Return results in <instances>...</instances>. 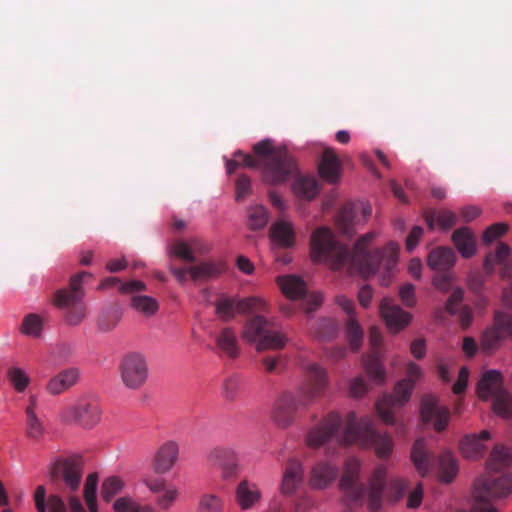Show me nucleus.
Listing matches in <instances>:
<instances>
[{
    "instance_id": "nucleus-1",
    "label": "nucleus",
    "mask_w": 512,
    "mask_h": 512,
    "mask_svg": "<svg viewBox=\"0 0 512 512\" xmlns=\"http://www.w3.org/2000/svg\"><path fill=\"white\" fill-rule=\"evenodd\" d=\"M337 412H330L322 421L311 428L306 436V443L311 448H319L330 442L336 444H358L374 448L378 457L388 458L393 450V440L387 433H380L373 427L369 417L357 419L354 412H349L344 421Z\"/></svg>"
},
{
    "instance_id": "nucleus-2",
    "label": "nucleus",
    "mask_w": 512,
    "mask_h": 512,
    "mask_svg": "<svg viewBox=\"0 0 512 512\" xmlns=\"http://www.w3.org/2000/svg\"><path fill=\"white\" fill-rule=\"evenodd\" d=\"M306 378L295 390L285 392L277 401L273 419L280 427L289 426L297 413L306 410L328 387L327 372L317 363L304 366Z\"/></svg>"
},
{
    "instance_id": "nucleus-3",
    "label": "nucleus",
    "mask_w": 512,
    "mask_h": 512,
    "mask_svg": "<svg viewBox=\"0 0 512 512\" xmlns=\"http://www.w3.org/2000/svg\"><path fill=\"white\" fill-rule=\"evenodd\" d=\"M253 150L256 156L243 154L241 151L234 156L246 167H261L262 178L266 184L279 185L297 174V164L285 147H274L272 141L266 139L256 143Z\"/></svg>"
},
{
    "instance_id": "nucleus-4",
    "label": "nucleus",
    "mask_w": 512,
    "mask_h": 512,
    "mask_svg": "<svg viewBox=\"0 0 512 512\" xmlns=\"http://www.w3.org/2000/svg\"><path fill=\"white\" fill-rule=\"evenodd\" d=\"M319 263L321 260L334 271L346 270L348 275H359L368 278L381 273L380 283L388 286L397 266V258H313Z\"/></svg>"
},
{
    "instance_id": "nucleus-5",
    "label": "nucleus",
    "mask_w": 512,
    "mask_h": 512,
    "mask_svg": "<svg viewBox=\"0 0 512 512\" xmlns=\"http://www.w3.org/2000/svg\"><path fill=\"white\" fill-rule=\"evenodd\" d=\"M92 279V274L86 271L78 272L71 276L69 287L55 291L52 303L59 309L67 310L66 322L69 325H79L86 316V305L83 302V284Z\"/></svg>"
},
{
    "instance_id": "nucleus-6",
    "label": "nucleus",
    "mask_w": 512,
    "mask_h": 512,
    "mask_svg": "<svg viewBox=\"0 0 512 512\" xmlns=\"http://www.w3.org/2000/svg\"><path fill=\"white\" fill-rule=\"evenodd\" d=\"M376 238L375 232H368L357 239L352 256H371L369 248ZM310 246L314 256H350L347 248L335 237L329 227H318L310 238Z\"/></svg>"
},
{
    "instance_id": "nucleus-7",
    "label": "nucleus",
    "mask_w": 512,
    "mask_h": 512,
    "mask_svg": "<svg viewBox=\"0 0 512 512\" xmlns=\"http://www.w3.org/2000/svg\"><path fill=\"white\" fill-rule=\"evenodd\" d=\"M421 376V368L414 362H409L407 365V378L396 384L393 394H384L376 402V410L386 424L393 425L395 423L394 412L409 401L414 383Z\"/></svg>"
},
{
    "instance_id": "nucleus-8",
    "label": "nucleus",
    "mask_w": 512,
    "mask_h": 512,
    "mask_svg": "<svg viewBox=\"0 0 512 512\" xmlns=\"http://www.w3.org/2000/svg\"><path fill=\"white\" fill-rule=\"evenodd\" d=\"M242 338L254 343L258 351L282 349L287 343V337L276 331L273 322L262 315H254L246 321Z\"/></svg>"
},
{
    "instance_id": "nucleus-9",
    "label": "nucleus",
    "mask_w": 512,
    "mask_h": 512,
    "mask_svg": "<svg viewBox=\"0 0 512 512\" xmlns=\"http://www.w3.org/2000/svg\"><path fill=\"white\" fill-rule=\"evenodd\" d=\"M477 394L482 400L492 399V409L498 416L509 418L512 415V395L504 389L500 372L484 373L477 384Z\"/></svg>"
},
{
    "instance_id": "nucleus-10",
    "label": "nucleus",
    "mask_w": 512,
    "mask_h": 512,
    "mask_svg": "<svg viewBox=\"0 0 512 512\" xmlns=\"http://www.w3.org/2000/svg\"><path fill=\"white\" fill-rule=\"evenodd\" d=\"M406 488L407 483L403 479L394 477L387 480L386 468L384 466L376 467L369 479V508L376 511L381 507L384 490H386L387 496L390 500L398 501L402 497Z\"/></svg>"
},
{
    "instance_id": "nucleus-11",
    "label": "nucleus",
    "mask_w": 512,
    "mask_h": 512,
    "mask_svg": "<svg viewBox=\"0 0 512 512\" xmlns=\"http://www.w3.org/2000/svg\"><path fill=\"white\" fill-rule=\"evenodd\" d=\"M123 385L130 390H140L147 382L149 369L146 357L139 352H130L119 363Z\"/></svg>"
},
{
    "instance_id": "nucleus-12",
    "label": "nucleus",
    "mask_w": 512,
    "mask_h": 512,
    "mask_svg": "<svg viewBox=\"0 0 512 512\" xmlns=\"http://www.w3.org/2000/svg\"><path fill=\"white\" fill-rule=\"evenodd\" d=\"M53 482L63 481L66 489L73 493L80 487L83 475V460L79 455L56 459L50 466Z\"/></svg>"
},
{
    "instance_id": "nucleus-13",
    "label": "nucleus",
    "mask_w": 512,
    "mask_h": 512,
    "mask_svg": "<svg viewBox=\"0 0 512 512\" xmlns=\"http://www.w3.org/2000/svg\"><path fill=\"white\" fill-rule=\"evenodd\" d=\"M277 283L282 293L290 300L294 301L303 298V309L310 313L316 310L322 304L321 293L314 292L307 294L306 283L296 275H285L277 278Z\"/></svg>"
},
{
    "instance_id": "nucleus-14",
    "label": "nucleus",
    "mask_w": 512,
    "mask_h": 512,
    "mask_svg": "<svg viewBox=\"0 0 512 512\" xmlns=\"http://www.w3.org/2000/svg\"><path fill=\"white\" fill-rule=\"evenodd\" d=\"M101 418L99 404L89 398H80L75 404L64 408L61 419L66 423H76L84 428L94 427Z\"/></svg>"
},
{
    "instance_id": "nucleus-15",
    "label": "nucleus",
    "mask_w": 512,
    "mask_h": 512,
    "mask_svg": "<svg viewBox=\"0 0 512 512\" xmlns=\"http://www.w3.org/2000/svg\"><path fill=\"white\" fill-rule=\"evenodd\" d=\"M359 471L360 462L356 458L347 459L339 486L349 506L360 504L366 492L364 485L359 482Z\"/></svg>"
},
{
    "instance_id": "nucleus-16",
    "label": "nucleus",
    "mask_w": 512,
    "mask_h": 512,
    "mask_svg": "<svg viewBox=\"0 0 512 512\" xmlns=\"http://www.w3.org/2000/svg\"><path fill=\"white\" fill-rule=\"evenodd\" d=\"M143 484L154 495L156 507L162 511L170 510L180 494L175 485L160 476L145 477Z\"/></svg>"
},
{
    "instance_id": "nucleus-17",
    "label": "nucleus",
    "mask_w": 512,
    "mask_h": 512,
    "mask_svg": "<svg viewBox=\"0 0 512 512\" xmlns=\"http://www.w3.org/2000/svg\"><path fill=\"white\" fill-rule=\"evenodd\" d=\"M206 460L210 466L221 470V476L224 480L233 479L238 475V455L232 447L215 446L207 452Z\"/></svg>"
},
{
    "instance_id": "nucleus-18",
    "label": "nucleus",
    "mask_w": 512,
    "mask_h": 512,
    "mask_svg": "<svg viewBox=\"0 0 512 512\" xmlns=\"http://www.w3.org/2000/svg\"><path fill=\"white\" fill-rule=\"evenodd\" d=\"M369 340L375 351L369 355L364 356L362 363L370 379L377 384H382L385 381L386 373L380 361L379 354L376 351L382 341L381 332L377 327L373 326L370 328Z\"/></svg>"
},
{
    "instance_id": "nucleus-19",
    "label": "nucleus",
    "mask_w": 512,
    "mask_h": 512,
    "mask_svg": "<svg viewBox=\"0 0 512 512\" xmlns=\"http://www.w3.org/2000/svg\"><path fill=\"white\" fill-rule=\"evenodd\" d=\"M185 261L181 267H171L173 275L178 281L184 282L187 279L192 280H204L208 277L216 275L218 269L210 263L203 262L196 264L194 263L195 258H183Z\"/></svg>"
},
{
    "instance_id": "nucleus-20",
    "label": "nucleus",
    "mask_w": 512,
    "mask_h": 512,
    "mask_svg": "<svg viewBox=\"0 0 512 512\" xmlns=\"http://www.w3.org/2000/svg\"><path fill=\"white\" fill-rule=\"evenodd\" d=\"M421 419L424 423L433 421L434 429L438 432L443 431L448 425L450 412L446 407L438 403L434 396H425L421 402Z\"/></svg>"
},
{
    "instance_id": "nucleus-21",
    "label": "nucleus",
    "mask_w": 512,
    "mask_h": 512,
    "mask_svg": "<svg viewBox=\"0 0 512 512\" xmlns=\"http://www.w3.org/2000/svg\"><path fill=\"white\" fill-rule=\"evenodd\" d=\"M380 315L391 332H398L411 321V314L396 305L391 298H384L380 303Z\"/></svg>"
},
{
    "instance_id": "nucleus-22",
    "label": "nucleus",
    "mask_w": 512,
    "mask_h": 512,
    "mask_svg": "<svg viewBox=\"0 0 512 512\" xmlns=\"http://www.w3.org/2000/svg\"><path fill=\"white\" fill-rule=\"evenodd\" d=\"M455 260L456 258H427L428 267L435 272L433 284L443 292H447L452 286Z\"/></svg>"
},
{
    "instance_id": "nucleus-23",
    "label": "nucleus",
    "mask_w": 512,
    "mask_h": 512,
    "mask_svg": "<svg viewBox=\"0 0 512 512\" xmlns=\"http://www.w3.org/2000/svg\"><path fill=\"white\" fill-rule=\"evenodd\" d=\"M179 458V444L174 440L164 442L153 458V468L157 474L168 473Z\"/></svg>"
},
{
    "instance_id": "nucleus-24",
    "label": "nucleus",
    "mask_w": 512,
    "mask_h": 512,
    "mask_svg": "<svg viewBox=\"0 0 512 512\" xmlns=\"http://www.w3.org/2000/svg\"><path fill=\"white\" fill-rule=\"evenodd\" d=\"M339 468L329 461H319L311 469L309 484L313 489H325L338 477Z\"/></svg>"
},
{
    "instance_id": "nucleus-25",
    "label": "nucleus",
    "mask_w": 512,
    "mask_h": 512,
    "mask_svg": "<svg viewBox=\"0 0 512 512\" xmlns=\"http://www.w3.org/2000/svg\"><path fill=\"white\" fill-rule=\"evenodd\" d=\"M318 172L320 177L330 184H335L340 180L342 164L334 149H324L318 165Z\"/></svg>"
},
{
    "instance_id": "nucleus-26",
    "label": "nucleus",
    "mask_w": 512,
    "mask_h": 512,
    "mask_svg": "<svg viewBox=\"0 0 512 512\" xmlns=\"http://www.w3.org/2000/svg\"><path fill=\"white\" fill-rule=\"evenodd\" d=\"M212 251V244L200 237L176 241L170 248L169 256L204 255Z\"/></svg>"
},
{
    "instance_id": "nucleus-27",
    "label": "nucleus",
    "mask_w": 512,
    "mask_h": 512,
    "mask_svg": "<svg viewBox=\"0 0 512 512\" xmlns=\"http://www.w3.org/2000/svg\"><path fill=\"white\" fill-rule=\"evenodd\" d=\"M303 481V467L300 461L290 459L283 472L281 492L286 496L293 495Z\"/></svg>"
},
{
    "instance_id": "nucleus-28",
    "label": "nucleus",
    "mask_w": 512,
    "mask_h": 512,
    "mask_svg": "<svg viewBox=\"0 0 512 512\" xmlns=\"http://www.w3.org/2000/svg\"><path fill=\"white\" fill-rule=\"evenodd\" d=\"M80 377V371L76 367H70L62 370L52 377L46 386V390L51 395H59L72 386H74Z\"/></svg>"
},
{
    "instance_id": "nucleus-29",
    "label": "nucleus",
    "mask_w": 512,
    "mask_h": 512,
    "mask_svg": "<svg viewBox=\"0 0 512 512\" xmlns=\"http://www.w3.org/2000/svg\"><path fill=\"white\" fill-rule=\"evenodd\" d=\"M509 225L504 222L492 224L487 227L482 234L481 242L485 246H490L497 242L496 252L494 256H509L510 247L506 243L498 242L508 231Z\"/></svg>"
},
{
    "instance_id": "nucleus-30",
    "label": "nucleus",
    "mask_w": 512,
    "mask_h": 512,
    "mask_svg": "<svg viewBox=\"0 0 512 512\" xmlns=\"http://www.w3.org/2000/svg\"><path fill=\"white\" fill-rule=\"evenodd\" d=\"M505 339L504 332L501 326H497V314L494 315L492 326L485 329L480 337V349L483 354L491 355L497 351L503 340Z\"/></svg>"
},
{
    "instance_id": "nucleus-31",
    "label": "nucleus",
    "mask_w": 512,
    "mask_h": 512,
    "mask_svg": "<svg viewBox=\"0 0 512 512\" xmlns=\"http://www.w3.org/2000/svg\"><path fill=\"white\" fill-rule=\"evenodd\" d=\"M235 499L241 509L248 510L259 502L261 491L256 484L242 480L236 488Z\"/></svg>"
},
{
    "instance_id": "nucleus-32",
    "label": "nucleus",
    "mask_w": 512,
    "mask_h": 512,
    "mask_svg": "<svg viewBox=\"0 0 512 512\" xmlns=\"http://www.w3.org/2000/svg\"><path fill=\"white\" fill-rule=\"evenodd\" d=\"M217 348L220 352L230 359H235L239 356L240 347L236 332L230 328H223L215 337Z\"/></svg>"
},
{
    "instance_id": "nucleus-33",
    "label": "nucleus",
    "mask_w": 512,
    "mask_h": 512,
    "mask_svg": "<svg viewBox=\"0 0 512 512\" xmlns=\"http://www.w3.org/2000/svg\"><path fill=\"white\" fill-rule=\"evenodd\" d=\"M270 239L273 245L289 248L295 243V233L289 222L279 220L270 228Z\"/></svg>"
},
{
    "instance_id": "nucleus-34",
    "label": "nucleus",
    "mask_w": 512,
    "mask_h": 512,
    "mask_svg": "<svg viewBox=\"0 0 512 512\" xmlns=\"http://www.w3.org/2000/svg\"><path fill=\"white\" fill-rule=\"evenodd\" d=\"M490 438V433L483 430L479 435H468L460 443V449L464 457L469 459L479 458L485 451L484 440Z\"/></svg>"
},
{
    "instance_id": "nucleus-35",
    "label": "nucleus",
    "mask_w": 512,
    "mask_h": 512,
    "mask_svg": "<svg viewBox=\"0 0 512 512\" xmlns=\"http://www.w3.org/2000/svg\"><path fill=\"white\" fill-rule=\"evenodd\" d=\"M411 459L417 471L425 476L434 462V456L428 452L424 439H417L411 450Z\"/></svg>"
},
{
    "instance_id": "nucleus-36",
    "label": "nucleus",
    "mask_w": 512,
    "mask_h": 512,
    "mask_svg": "<svg viewBox=\"0 0 512 512\" xmlns=\"http://www.w3.org/2000/svg\"><path fill=\"white\" fill-rule=\"evenodd\" d=\"M115 287L121 294H133L138 292H144L147 290V286L143 281L140 280H128L122 281L118 277L105 278L99 285V289H107Z\"/></svg>"
},
{
    "instance_id": "nucleus-37",
    "label": "nucleus",
    "mask_w": 512,
    "mask_h": 512,
    "mask_svg": "<svg viewBox=\"0 0 512 512\" xmlns=\"http://www.w3.org/2000/svg\"><path fill=\"white\" fill-rule=\"evenodd\" d=\"M46 489L44 486H38L35 491L34 500L38 512H66V506L62 498L58 495H51L48 502H45Z\"/></svg>"
},
{
    "instance_id": "nucleus-38",
    "label": "nucleus",
    "mask_w": 512,
    "mask_h": 512,
    "mask_svg": "<svg viewBox=\"0 0 512 512\" xmlns=\"http://www.w3.org/2000/svg\"><path fill=\"white\" fill-rule=\"evenodd\" d=\"M452 240L461 253V256H473L475 254L476 240L470 228L463 227L455 230L452 235Z\"/></svg>"
},
{
    "instance_id": "nucleus-39",
    "label": "nucleus",
    "mask_w": 512,
    "mask_h": 512,
    "mask_svg": "<svg viewBox=\"0 0 512 512\" xmlns=\"http://www.w3.org/2000/svg\"><path fill=\"white\" fill-rule=\"evenodd\" d=\"M292 189L297 197L312 200L319 193V184L314 177L299 176L295 179Z\"/></svg>"
},
{
    "instance_id": "nucleus-40",
    "label": "nucleus",
    "mask_w": 512,
    "mask_h": 512,
    "mask_svg": "<svg viewBox=\"0 0 512 512\" xmlns=\"http://www.w3.org/2000/svg\"><path fill=\"white\" fill-rule=\"evenodd\" d=\"M140 293L130 294V306L145 317L154 316L159 309L158 301L154 297L141 295Z\"/></svg>"
},
{
    "instance_id": "nucleus-41",
    "label": "nucleus",
    "mask_w": 512,
    "mask_h": 512,
    "mask_svg": "<svg viewBox=\"0 0 512 512\" xmlns=\"http://www.w3.org/2000/svg\"><path fill=\"white\" fill-rule=\"evenodd\" d=\"M424 218L429 228L434 227L435 221L443 229H449L456 224V214L448 209L436 211L428 209L424 212Z\"/></svg>"
},
{
    "instance_id": "nucleus-42",
    "label": "nucleus",
    "mask_w": 512,
    "mask_h": 512,
    "mask_svg": "<svg viewBox=\"0 0 512 512\" xmlns=\"http://www.w3.org/2000/svg\"><path fill=\"white\" fill-rule=\"evenodd\" d=\"M336 228L348 237L354 234L355 210L351 203L345 204L338 212L335 219Z\"/></svg>"
},
{
    "instance_id": "nucleus-43",
    "label": "nucleus",
    "mask_w": 512,
    "mask_h": 512,
    "mask_svg": "<svg viewBox=\"0 0 512 512\" xmlns=\"http://www.w3.org/2000/svg\"><path fill=\"white\" fill-rule=\"evenodd\" d=\"M36 404V398L34 396L30 397V405L26 408V433L27 436L33 440H40L44 433L45 428L43 423L37 417L34 412V406Z\"/></svg>"
},
{
    "instance_id": "nucleus-44",
    "label": "nucleus",
    "mask_w": 512,
    "mask_h": 512,
    "mask_svg": "<svg viewBox=\"0 0 512 512\" xmlns=\"http://www.w3.org/2000/svg\"><path fill=\"white\" fill-rule=\"evenodd\" d=\"M122 318V310L117 304H111L104 308L97 321L98 328L107 332L114 329Z\"/></svg>"
},
{
    "instance_id": "nucleus-45",
    "label": "nucleus",
    "mask_w": 512,
    "mask_h": 512,
    "mask_svg": "<svg viewBox=\"0 0 512 512\" xmlns=\"http://www.w3.org/2000/svg\"><path fill=\"white\" fill-rule=\"evenodd\" d=\"M112 508L115 512H159L151 504H142L130 496L117 498Z\"/></svg>"
},
{
    "instance_id": "nucleus-46",
    "label": "nucleus",
    "mask_w": 512,
    "mask_h": 512,
    "mask_svg": "<svg viewBox=\"0 0 512 512\" xmlns=\"http://www.w3.org/2000/svg\"><path fill=\"white\" fill-rule=\"evenodd\" d=\"M512 464V454L501 445H496L487 461V467L491 471H500Z\"/></svg>"
},
{
    "instance_id": "nucleus-47",
    "label": "nucleus",
    "mask_w": 512,
    "mask_h": 512,
    "mask_svg": "<svg viewBox=\"0 0 512 512\" xmlns=\"http://www.w3.org/2000/svg\"><path fill=\"white\" fill-rule=\"evenodd\" d=\"M312 333L321 341L331 340L338 333V324L330 318L320 319L314 324Z\"/></svg>"
},
{
    "instance_id": "nucleus-48",
    "label": "nucleus",
    "mask_w": 512,
    "mask_h": 512,
    "mask_svg": "<svg viewBox=\"0 0 512 512\" xmlns=\"http://www.w3.org/2000/svg\"><path fill=\"white\" fill-rule=\"evenodd\" d=\"M269 221L267 209L262 205H254L248 209L247 225L252 230L263 229Z\"/></svg>"
},
{
    "instance_id": "nucleus-49",
    "label": "nucleus",
    "mask_w": 512,
    "mask_h": 512,
    "mask_svg": "<svg viewBox=\"0 0 512 512\" xmlns=\"http://www.w3.org/2000/svg\"><path fill=\"white\" fill-rule=\"evenodd\" d=\"M439 469L441 481L450 483L455 478L458 465L451 453L445 452L439 457Z\"/></svg>"
},
{
    "instance_id": "nucleus-50",
    "label": "nucleus",
    "mask_w": 512,
    "mask_h": 512,
    "mask_svg": "<svg viewBox=\"0 0 512 512\" xmlns=\"http://www.w3.org/2000/svg\"><path fill=\"white\" fill-rule=\"evenodd\" d=\"M251 312H269V304L259 296H251L238 300V313L246 314Z\"/></svg>"
},
{
    "instance_id": "nucleus-51",
    "label": "nucleus",
    "mask_w": 512,
    "mask_h": 512,
    "mask_svg": "<svg viewBox=\"0 0 512 512\" xmlns=\"http://www.w3.org/2000/svg\"><path fill=\"white\" fill-rule=\"evenodd\" d=\"M6 376L11 386L18 393L25 392L31 382L28 374L23 369L16 366L9 367Z\"/></svg>"
},
{
    "instance_id": "nucleus-52",
    "label": "nucleus",
    "mask_w": 512,
    "mask_h": 512,
    "mask_svg": "<svg viewBox=\"0 0 512 512\" xmlns=\"http://www.w3.org/2000/svg\"><path fill=\"white\" fill-rule=\"evenodd\" d=\"M43 330V320L35 313L27 314L20 326V332L26 336L39 338Z\"/></svg>"
},
{
    "instance_id": "nucleus-53",
    "label": "nucleus",
    "mask_w": 512,
    "mask_h": 512,
    "mask_svg": "<svg viewBox=\"0 0 512 512\" xmlns=\"http://www.w3.org/2000/svg\"><path fill=\"white\" fill-rule=\"evenodd\" d=\"M238 300L231 297H221L216 302L217 315L224 321L231 320L238 313Z\"/></svg>"
},
{
    "instance_id": "nucleus-54",
    "label": "nucleus",
    "mask_w": 512,
    "mask_h": 512,
    "mask_svg": "<svg viewBox=\"0 0 512 512\" xmlns=\"http://www.w3.org/2000/svg\"><path fill=\"white\" fill-rule=\"evenodd\" d=\"M224 501L214 493L201 495L198 502L197 512H223Z\"/></svg>"
},
{
    "instance_id": "nucleus-55",
    "label": "nucleus",
    "mask_w": 512,
    "mask_h": 512,
    "mask_svg": "<svg viewBox=\"0 0 512 512\" xmlns=\"http://www.w3.org/2000/svg\"><path fill=\"white\" fill-rule=\"evenodd\" d=\"M346 337L352 350L357 351L361 347L363 329L355 317L349 318L346 323Z\"/></svg>"
},
{
    "instance_id": "nucleus-56",
    "label": "nucleus",
    "mask_w": 512,
    "mask_h": 512,
    "mask_svg": "<svg viewBox=\"0 0 512 512\" xmlns=\"http://www.w3.org/2000/svg\"><path fill=\"white\" fill-rule=\"evenodd\" d=\"M124 482L118 476H110L104 480L101 487V496L105 502H110L114 496L124 489Z\"/></svg>"
},
{
    "instance_id": "nucleus-57",
    "label": "nucleus",
    "mask_w": 512,
    "mask_h": 512,
    "mask_svg": "<svg viewBox=\"0 0 512 512\" xmlns=\"http://www.w3.org/2000/svg\"><path fill=\"white\" fill-rule=\"evenodd\" d=\"M98 485V476L91 473L87 476L84 485V499L90 512H97L96 492Z\"/></svg>"
},
{
    "instance_id": "nucleus-58",
    "label": "nucleus",
    "mask_w": 512,
    "mask_h": 512,
    "mask_svg": "<svg viewBox=\"0 0 512 512\" xmlns=\"http://www.w3.org/2000/svg\"><path fill=\"white\" fill-rule=\"evenodd\" d=\"M242 385V379L239 375H230L226 377L222 384V396L229 401L236 399Z\"/></svg>"
},
{
    "instance_id": "nucleus-59",
    "label": "nucleus",
    "mask_w": 512,
    "mask_h": 512,
    "mask_svg": "<svg viewBox=\"0 0 512 512\" xmlns=\"http://www.w3.org/2000/svg\"><path fill=\"white\" fill-rule=\"evenodd\" d=\"M251 193V180L246 175H240L235 183V199L242 202Z\"/></svg>"
},
{
    "instance_id": "nucleus-60",
    "label": "nucleus",
    "mask_w": 512,
    "mask_h": 512,
    "mask_svg": "<svg viewBox=\"0 0 512 512\" xmlns=\"http://www.w3.org/2000/svg\"><path fill=\"white\" fill-rule=\"evenodd\" d=\"M399 296L402 303L407 307H413L416 304L415 287L410 283L400 287Z\"/></svg>"
},
{
    "instance_id": "nucleus-61",
    "label": "nucleus",
    "mask_w": 512,
    "mask_h": 512,
    "mask_svg": "<svg viewBox=\"0 0 512 512\" xmlns=\"http://www.w3.org/2000/svg\"><path fill=\"white\" fill-rule=\"evenodd\" d=\"M496 314L497 326L502 327L505 338L510 337V339L512 340V316L501 311H497Z\"/></svg>"
},
{
    "instance_id": "nucleus-62",
    "label": "nucleus",
    "mask_w": 512,
    "mask_h": 512,
    "mask_svg": "<svg viewBox=\"0 0 512 512\" xmlns=\"http://www.w3.org/2000/svg\"><path fill=\"white\" fill-rule=\"evenodd\" d=\"M423 235V228L420 226H414L409 233V235L406 238V251L408 253H411L416 245L418 244V241L420 240L421 236Z\"/></svg>"
},
{
    "instance_id": "nucleus-63",
    "label": "nucleus",
    "mask_w": 512,
    "mask_h": 512,
    "mask_svg": "<svg viewBox=\"0 0 512 512\" xmlns=\"http://www.w3.org/2000/svg\"><path fill=\"white\" fill-rule=\"evenodd\" d=\"M463 299V290L460 288L455 289L448 298L445 308L450 314L457 312L456 306L461 303Z\"/></svg>"
},
{
    "instance_id": "nucleus-64",
    "label": "nucleus",
    "mask_w": 512,
    "mask_h": 512,
    "mask_svg": "<svg viewBox=\"0 0 512 512\" xmlns=\"http://www.w3.org/2000/svg\"><path fill=\"white\" fill-rule=\"evenodd\" d=\"M349 392L353 397H361L367 392V385L362 377H356L350 382Z\"/></svg>"
}]
</instances>
